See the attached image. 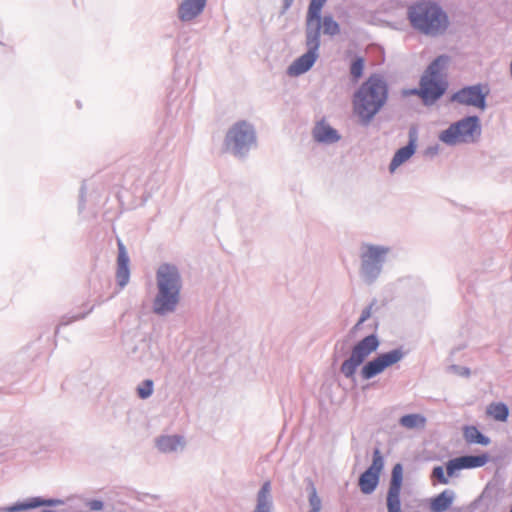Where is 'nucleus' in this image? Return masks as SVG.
<instances>
[{"mask_svg": "<svg viewBox=\"0 0 512 512\" xmlns=\"http://www.w3.org/2000/svg\"><path fill=\"white\" fill-rule=\"evenodd\" d=\"M187 439L182 434L163 433L154 439V445L161 454L179 456L187 448Z\"/></svg>", "mask_w": 512, "mask_h": 512, "instance_id": "nucleus-12", "label": "nucleus"}, {"mask_svg": "<svg viewBox=\"0 0 512 512\" xmlns=\"http://www.w3.org/2000/svg\"><path fill=\"white\" fill-rule=\"evenodd\" d=\"M481 135V119L477 115H468L440 130L437 138L447 147H457L475 144L480 140Z\"/></svg>", "mask_w": 512, "mask_h": 512, "instance_id": "nucleus-5", "label": "nucleus"}, {"mask_svg": "<svg viewBox=\"0 0 512 512\" xmlns=\"http://www.w3.org/2000/svg\"><path fill=\"white\" fill-rule=\"evenodd\" d=\"M207 0H183L177 8V17L182 23H192L202 15Z\"/></svg>", "mask_w": 512, "mask_h": 512, "instance_id": "nucleus-16", "label": "nucleus"}, {"mask_svg": "<svg viewBox=\"0 0 512 512\" xmlns=\"http://www.w3.org/2000/svg\"><path fill=\"white\" fill-rule=\"evenodd\" d=\"M463 436L469 444H481L487 446L490 439L483 435L475 426H465L463 429Z\"/></svg>", "mask_w": 512, "mask_h": 512, "instance_id": "nucleus-24", "label": "nucleus"}, {"mask_svg": "<svg viewBox=\"0 0 512 512\" xmlns=\"http://www.w3.org/2000/svg\"><path fill=\"white\" fill-rule=\"evenodd\" d=\"M84 306L86 307V311L85 312L66 314V315L61 317L59 325L60 326H66V325L71 324L74 321L84 319L94 309V305L89 306L88 304H85Z\"/></svg>", "mask_w": 512, "mask_h": 512, "instance_id": "nucleus-30", "label": "nucleus"}, {"mask_svg": "<svg viewBox=\"0 0 512 512\" xmlns=\"http://www.w3.org/2000/svg\"><path fill=\"white\" fill-rule=\"evenodd\" d=\"M441 146L439 143L429 145L423 151V155L428 158H434L441 153Z\"/></svg>", "mask_w": 512, "mask_h": 512, "instance_id": "nucleus-35", "label": "nucleus"}, {"mask_svg": "<svg viewBox=\"0 0 512 512\" xmlns=\"http://www.w3.org/2000/svg\"><path fill=\"white\" fill-rule=\"evenodd\" d=\"M432 479H436L441 484H448L449 479L445 476L444 469L442 466H435L431 474Z\"/></svg>", "mask_w": 512, "mask_h": 512, "instance_id": "nucleus-33", "label": "nucleus"}, {"mask_svg": "<svg viewBox=\"0 0 512 512\" xmlns=\"http://www.w3.org/2000/svg\"><path fill=\"white\" fill-rule=\"evenodd\" d=\"M489 93L488 84L477 83L457 90L451 95L450 101L461 106L484 111L487 108V96Z\"/></svg>", "mask_w": 512, "mask_h": 512, "instance_id": "nucleus-8", "label": "nucleus"}, {"mask_svg": "<svg viewBox=\"0 0 512 512\" xmlns=\"http://www.w3.org/2000/svg\"><path fill=\"white\" fill-rule=\"evenodd\" d=\"M419 91H420V88L419 89H411L409 91H406L405 94L406 95H419Z\"/></svg>", "mask_w": 512, "mask_h": 512, "instance_id": "nucleus-40", "label": "nucleus"}, {"mask_svg": "<svg viewBox=\"0 0 512 512\" xmlns=\"http://www.w3.org/2000/svg\"><path fill=\"white\" fill-rule=\"evenodd\" d=\"M417 148V132L415 130L409 131V141L408 144L404 147L399 148L390 164L389 171L390 173H394L398 167L407 162L415 153Z\"/></svg>", "mask_w": 512, "mask_h": 512, "instance_id": "nucleus-18", "label": "nucleus"}, {"mask_svg": "<svg viewBox=\"0 0 512 512\" xmlns=\"http://www.w3.org/2000/svg\"><path fill=\"white\" fill-rule=\"evenodd\" d=\"M153 391H154V383L150 379H146V380L142 381L137 386V394H138L139 398H141V399L149 398L153 394Z\"/></svg>", "mask_w": 512, "mask_h": 512, "instance_id": "nucleus-31", "label": "nucleus"}, {"mask_svg": "<svg viewBox=\"0 0 512 512\" xmlns=\"http://www.w3.org/2000/svg\"><path fill=\"white\" fill-rule=\"evenodd\" d=\"M320 36V34L305 31L307 51L288 66L287 74L289 76H300L312 68L319 57Z\"/></svg>", "mask_w": 512, "mask_h": 512, "instance_id": "nucleus-9", "label": "nucleus"}, {"mask_svg": "<svg viewBox=\"0 0 512 512\" xmlns=\"http://www.w3.org/2000/svg\"><path fill=\"white\" fill-rule=\"evenodd\" d=\"M273 508L272 484L267 480L256 493L255 507L252 512H273Z\"/></svg>", "mask_w": 512, "mask_h": 512, "instance_id": "nucleus-21", "label": "nucleus"}, {"mask_svg": "<svg viewBox=\"0 0 512 512\" xmlns=\"http://www.w3.org/2000/svg\"><path fill=\"white\" fill-rule=\"evenodd\" d=\"M458 458L461 463L462 469L482 467L488 462V456L486 454L466 455Z\"/></svg>", "mask_w": 512, "mask_h": 512, "instance_id": "nucleus-26", "label": "nucleus"}, {"mask_svg": "<svg viewBox=\"0 0 512 512\" xmlns=\"http://www.w3.org/2000/svg\"><path fill=\"white\" fill-rule=\"evenodd\" d=\"M226 150L236 157H245L257 145V134L252 123L241 120L234 123L225 136Z\"/></svg>", "mask_w": 512, "mask_h": 512, "instance_id": "nucleus-6", "label": "nucleus"}, {"mask_svg": "<svg viewBox=\"0 0 512 512\" xmlns=\"http://www.w3.org/2000/svg\"><path fill=\"white\" fill-rule=\"evenodd\" d=\"M364 69V61L362 58H356L350 67V73L353 78L358 79L362 76Z\"/></svg>", "mask_w": 512, "mask_h": 512, "instance_id": "nucleus-32", "label": "nucleus"}, {"mask_svg": "<svg viewBox=\"0 0 512 512\" xmlns=\"http://www.w3.org/2000/svg\"><path fill=\"white\" fill-rule=\"evenodd\" d=\"M86 505L91 511H101L104 508L103 501L98 499L89 500Z\"/></svg>", "mask_w": 512, "mask_h": 512, "instance_id": "nucleus-37", "label": "nucleus"}, {"mask_svg": "<svg viewBox=\"0 0 512 512\" xmlns=\"http://www.w3.org/2000/svg\"><path fill=\"white\" fill-rule=\"evenodd\" d=\"M327 0H310L305 31L321 35V11Z\"/></svg>", "mask_w": 512, "mask_h": 512, "instance_id": "nucleus-20", "label": "nucleus"}, {"mask_svg": "<svg viewBox=\"0 0 512 512\" xmlns=\"http://www.w3.org/2000/svg\"><path fill=\"white\" fill-rule=\"evenodd\" d=\"M392 253L388 245L363 242L359 247L358 276L365 285H374L384 272V267Z\"/></svg>", "mask_w": 512, "mask_h": 512, "instance_id": "nucleus-4", "label": "nucleus"}, {"mask_svg": "<svg viewBox=\"0 0 512 512\" xmlns=\"http://www.w3.org/2000/svg\"><path fill=\"white\" fill-rule=\"evenodd\" d=\"M321 29L325 35L329 36H335L340 32L339 24L330 15L321 17Z\"/></svg>", "mask_w": 512, "mask_h": 512, "instance_id": "nucleus-29", "label": "nucleus"}, {"mask_svg": "<svg viewBox=\"0 0 512 512\" xmlns=\"http://www.w3.org/2000/svg\"><path fill=\"white\" fill-rule=\"evenodd\" d=\"M183 279L180 269L173 263H161L155 271V294L152 312L160 317L173 314L181 302Z\"/></svg>", "mask_w": 512, "mask_h": 512, "instance_id": "nucleus-1", "label": "nucleus"}, {"mask_svg": "<svg viewBox=\"0 0 512 512\" xmlns=\"http://www.w3.org/2000/svg\"><path fill=\"white\" fill-rule=\"evenodd\" d=\"M293 2L294 0H283L284 10H288L292 6Z\"/></svg>", "mask_w": 512, "mask_h": 512, "instance_id": "nucleus-39", "label": "nucleus"}, {"mask_svg": "<svg viewBox=\"0 0 512 512\" xmlns=\"http://www.w3.org/2000/svg\"><path fill=\"white\" fill-rule=\"evenodd\" d=\"M487 414L494 420L504 422L509 416L508 406L502 402L491 403L487 407Z\"/></svg>", "mask_w": 512, "mask_h": 512, "instance_id": "nucleus-27", "label": "nucleus"}, {"mask_svg": "<svg viewBox=\"0 0 512 512\" xmlns=\"http://www.w3.org/2000/svg\"><path fill=\"white\" fill-rule=\"evenodd\" d=\"M406 356L402 348H395L390 351L380 353L370 361L366 362L360 371L364 380H370L383 373L387 368L399 363Z\"/></svg>", "mask_w": 512, "mask_h": 512, "instance_id": "nucleus-10", "label": "nucleus"}, {"mask_svg": "<svg viewBox=\"0 0 512 512\" xmlns=\"http://www.w3.org/2000/svg\"><path fill=\"white\" fill-rule=\"evenodd\" d=\"M450 58L447 55H440L434 59L427 67L423 75H429L431 78L443 79V72L449 64Z\"/></svg>", "mask_w": 512, "mask_h": 512, "instance_id": "nucleus-23", "label": "nucleus"}, {"mask_svg": "<svg viewBox=\"0 0 512 512\" xmlns=\"http://www.w3.org/2000/svg\"><path fill=\"white\" fill-rule=\"evenodd\" d=\"M40 512H56V511L44 509V510H41Z\"/></svg>", "mask_w": 512, "mask_h": 512, "instance_id": "nucleus-41", "label": "nucleus"}, {"mask_svg": "<svg viewBox=\"0 0 512 512\" xmlns=\"http://www.w3.org/2000/svg\"><path fill=\"white\" fill-rule=\"evenodd\" d=\"M403 481V466L397 463L393 466L387 493L388 512H401L400 493Z\"/></svg>", "mask_w": 512, "mask_h": 512, "instance_id": "nucleus-13", "label": "nucleus"}, {"mask_svg": "<svg viewBox=\"0 0 512 512\" xmlns=\"http://www.w3.org/2000/svg\"><path fill=\"white\" fill-rule=\"evenodd\" d=\"M129 256L124 244L118 240V256L116 268V283L119 290L124 289L130 280Z\"/></svg>", "mask_w": 512, "mask_h": 512, "instance_id": "nucleus-19", "label": "nucleus"}, {"mask_svg": "<svg viewBox=\"0 0 512 512\" xmlns=\"http://www.w3.org/2000/svg\"><path fill=\"white\" fill-rule=\"evenodd\" d=\"M307 490L309 492V505H310V511L309 512H320L322 507V501L320 497L317 494V490L311 480L307 483Z\"/></svg>", "mask_w": 512, "mask_h": 512, "instance_id": "nucleus-28", "label": "nucleus"}, {"mask_svg": "<svg viewBox=\"0 0 512 512\" xmlns=\"http://www.w3.org/2000/svg\"><path fill=\"white\" fill-rule=\"evenodd\" d=\"M399 424L407 429L424 428L426 418L421 414H407L399 419Z\"/></svg>", "mask_w": 512, "mask_h": 512, "instance_id": "nucleus-25", "label": "nucleus"}, {"mask_svg": "<svg viewBox=\"0 0 512 512\" xmlns=\"http://www.w3.org/2000/svg\"><path fill=\"white\" fill-rule=\"evenodd\" d=\"M454 499L455 492L446 489L431 500L430 509L433 512H444L452 505Z\"/></svg>", "mask_w": 512, "mask_h": 512, "instance_id": "nucleus-22", "label": "nucleus"}, {"mask_svg": "<svg viewBox=\"0 0 512 512\" xmlns=\"http://www.w3.org/2000/svg\"><path fill=\"white\" fill-rule=\"evenodd\" d=\"M384 459L378 448L374 449L371 465L360 475L358 485L363 494H372L377 488Z\"/></svg>", "mask_w": 512, "mask_h": 512, "instance_id": "nucleus-11", "label": "nucleus"}, {"mask_svg": "<svg viewBox=\"0 0 512 512\" xmlns=\"http://www.w3.org/2000/svg\"><path fill=\"white\" fill-rule=\"evenodd\" d=\"M312 137L315 142L332 145L341 139L340 133L333 128L325 119L317 121L312 129Z\"/></svg>", "mask_w": 512, "mask_h": 512, "instance_id": "nucleus-17", "label": "nucleus"}, {"mask_svg": "<svg viewBox=\"0 0 512 512\" xmlns=\"http://www.w3.org/2000/svg\"><path fill=\"white\" fill-rule=\"evenodd\" d=\"M379 346L380 340L376 334L364 337L352 347L350 356L340 366V372L347 379H353L357 369Z\"/></svg>", "mask_w": 512, "mask_h": 512, "instance_id": "nucleus-7", "label": "nucleus"}, {"mask_svg": "<svg viewBox=\"0 0 512 512\" xmlns=\"http://www.w3.org/2000/svg\"><path fill=\"white\" fill-rule=\"evenodd\" d=\"M445 90L443 79L431 78L429 75L421 77L419 96L425 104H433L444 94Z\"/></svg>", "mask_w": 512, "mask_h": 512, "instance_id": "nucleus-14", "label": "nucleus"}, {"mask_svg": "<svg viewBox=\"0 0 512 512\" xmlns=\"http://www.w3.org/2000/svg\"><path fill=\"white\" fill-rule=\"evenodd\" d=\"M459 470H462V466L458 457L451 459L446 463V471L448 476H454L455 472Z\"/></svg>", "mask_w": 512, "mask_h": 512, "instance_id": "nucleus-34", "label": "nucleus"}, {"mask_svg": "<svg viewBox=\"0 0 512 512\" xmlns=\"http://www.w3.org/2000/svg\"><path fill=\"white\" fill-rule=\"evenodd\" d=\"M370 316H371V307H367L362 311L361 316H360L359 321L356 324V326H360L361 324H363L367 319L370 318Z\"/></svg>", "mask_w": 512, "mask_h": 512, "instance_id": "nucleus-38", "label": "nucleus"}, {"mask_svg": "<svg viewBox=\"0 0 512 512\" xmlns=\"http://www.w3.org/2000/svg\"><path fill=\"white\" fill-rule=\"evenodd\" d=\"M65 504V501L58 498H49L45 499L42 497H32L25 501L16 502L12 505H7L4 507H0V512H20V511H26L42 506H48V507H56V506H62Z\"/></svg>", "mask_w": 512, "mask_h": 512, "instance_id": "nucleus-15", "label": "nucleus"}, {"mask_svg": "<svg viewBox=\"0 0 512 512\" xmlns=\"http://www.w3.org/2000/svg\"><path fill=\"white\" fill-rule=\"evenodd\" d=\"M388 87L380 75L370 76L353 95V110L367 124L387 101Z\"/></svg>", "mask_w": 512, "mask_h": 512, "instance_id": "nucleus-2", "label": "nucleus"}, {"mask_svg": "<svg viewBox=\"0 0 512 512\" xmlns=\"http://www.w3.org/2000/svg\"><path fill=\"white\" fill-rule=\"evenodd\" d=\"M449 372L461 377H469L471 371L467 367L459 366V365H451L449 368Z\"/></svg>", "mask_w": 512, "mask_h": 512, "instance_id": "nucleus-36", "label": "nucleus"}, {"mask_svg": "<svg viewBox=\"0 0 512 512\" xmlns=\"http://www.w3.org/2000/svg\"><path fill=\"white\" fill-rule=\"evenodd\" d=\"M407 17L415 30L432 37L444 34L449 25L447 14L438 4L430 1L410 6Z\"/></svg>", "mask_w": 512, "mask_h": 512, "instance_id": "nucleus-3", "label": "nucleus"}]
</instances>
